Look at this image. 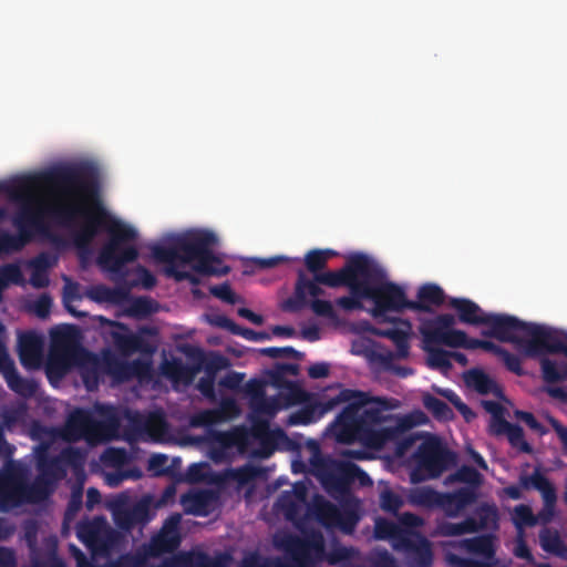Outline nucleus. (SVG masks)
I'll use <instances>...</instances> for the list:
<instances>
[{"label": "nucleus", "mask_w": 567, "mask_h": 567, "mask_svg": "<svg viewBox=\"0 0 567 567\" xmlns=\"http://www.w3.org/2000/svg\"><path fill=\"white\" fill-rule=\"evenodd\" d=\"M417 300H409V310L417 312H432L433 307L444 303V290L435 284H425L417 290Z\"/></svg>", "instance_id": "nucleus-28"}, {"label": "nucleus", "mask_w": 567, "mask_h": 567, "mask_svg": "<svg viewBox=\"0 0 567 567\" xmlns=\"http://www.w3.org/2000/svg\"><path fill=\"white\" fill-rule=\"evenodd\" d=\"M32 182L30 178H17L10 182H0V195L4 194L13 200L21 202L23 207L29 205L33 208L41 207L44 217L49 215L50 206H45L41 200L31 194Z\"/></svg>", "instance_id": "nucleus-24"}, {"label": "nucleus", "mask_w": 567, "mask_h": 567, "mask_svg": "<svg viewBox=\"0 0 567 567\" xmlns=\"http://www.w3.org/2000/svg\"><path fill=\"white\" fill-rule=\"evenodd\" d=\"M449 305L457 311L458 320L465 324L484 326L485 317L488 316L477 303L466 298H451Z\"/></svg>", "instance_id": "nucleus-33"}, {"label": "nucleus", "mask_w": 567, "mask_h": 567, "mask_svg": "<svg viewBox=\"0 0 567 567\" xmlns=\"http://www.w3.org/2000/svg\"><path fill=\"white\" fill-rule=\"evenodd\" d=\"M440 492L425 487V488H419L413 492L412 494V501L417 504L425 507H437L439 498H440Z\"/></svg>", "instance_id": "nucleus-56"}, {"label": "nucleus", "mask_w": 567, "mask_h": 567, "mask_svg": "<svg viewBox=\"0 0 567 567\" xmlns=\"http://www.w3.org/2000/svg\"><path fill=\"white\" fill-rule=\"evenodd\" d=\"M465 382L468 386L473 388L482 395L494 394L498 395L501 389L497 383L484 371L480 369H472L464 374Z\"/></svg>", "instance_id": "nucleus-38"}, {"label": "nucleus", "mask_w": 567, "mask_h": 567, "mask_svg": "<svg viewBox=\"0 0 567 567\" xmlns=\"http://www.w3.org/2000/svg\"><path fill=\"white\" fill-rule=\"evenodd\" d=\"M332 536V548L330 551L326 550L324 560H327L330 565H337L339 563H344L350 560L353 557L354 550L351 547L341 546L338 544L337 534H330Z\"/></svg>", "instance_id": "nucleus-52"}, {"label": "nucleus", "mask_w": 567, "mask_h": 567, "mask_svg": "<svg viewBox=\"0 0 567 567\" xmlns=\"http://www.w3.org/2000/svg\"><path fill=\"white\" fill-rule=\"evenodd\" d=\"M369 403L373 405L364 408L361 413L362 427H374L391 419V415H385V411L396 408V400L388 398H370Z\"/></svg>", "instance_id": "nucleus-31"}, {"label": "nucleus", "mask_w": 567, "mask_h": 567, "mask_svg": "<svg viewBox=\"0 0 567 567\" xmlns=\"http://www.w3.org/2000/svg\"><path fill=\"white\" fill-rule=\"evenodd\" d=\"M512 519L518 532L536 525L535 514L528 505L524 504L515 506Z\"/></svg>", "instance_id": "nucleus-53"}, {"label": "nucleus", "mask_w": 567, "mask_h": 567, "mask_svg": "<svg viewBox=\"0 0 567 567\" xmlns=\"http://www.w3.org/2000/svg\"><path fill=\"white\" fill-rule=\"evenodd\" d=\"M103 460L111 466L121 467L128 463L130 455L125 449L111 447L104 453Z\"/></svg>", "instance_id": "nucleus-63"}, {"label": "nucleus", "mask_w": 567, "mask_h": 567, "mask_svg": "<svg viewBox=\"0 0 567 567\" xmlns=\"http://www.w3.org/2000/svg\"><path fill=\"white\" fill-rule=\"evenodd\" d=\"M82 504V494L80 492L72 493L66 509L64 512L61 532H70V525L73 523L78 513L81 511Z\"/></svg>", "instance_id": "nucleus-54"}, {"label": "nucleus", "mask_w": 567, "mask_h": 567, "mask_svg": "<svg viewBox=\"0 0 567 567\" xmlns=\"http://www.w3.org/2000/svg\"><path fill=\"white\" fill-rule=\"evenodd\" d=\"M251 433L255 439L260 441L265 450V454L269 455L274 452L277 439L285 436L281 430H270L269 423L266 420H255L251 426Z\"/></svg>", "instance_id": "nucleus-37"}, {"label": "nucleus", "mask_w": 567, "mask_h": 567, "mask_svg": "<svg viewBox=\"0 0 567 567\" xmlns=\"http://www.w3.org/2000/svg\"><path fill=\"white\" fill-rule=\"evenodd\" d=\"M339 507L322 496H316L307 506L306 517L316 520L327 529L336 527V518Z\"/></svg>", "instance_id": "nucleus-32"}, {"label": "nucleus", "mask_w": 567, "mask_h": 567, "mask_svg": "<svg viewBox=\"0 0 567 567\" xmlns=\"http://www.w3.org/2000/svg\"><path fill=\"white\" fill-rule=\"evenodd\" d=\"M357 442H362L367 446L375 449L383 447L386 444L383 439L381 429L374 427L362 429L360 432V437H358Z\"/></svg>", "instance_id": "nucleus-58"}, {"label": "nucleus", "mask_w": 567, "mask_h": 567, "mask_svg": "<svg viewBox=\"0 0 567 567\" xmlns=\"http://www.w3.org/2000/svg\"><path fill=\"white\" fill-rule=\"evenodd\" d=\"M354 394L346 400L348 403L338 414L334 426L336 435L339 442L351 444L357 442L362 431V421L360 410L369 404V395L364 392L352 390Z\"/></svg>", "instance_id": "nucleus-15"}, {"label": "nucleus", "mask_w": 567, "mask_h": 567, "mask_svg": "<svg viewBox=\"0 0 567 567\" xmlns=\"http://www.w3.org/2000/svg\"><path fill=\"white\" fill-rule=\"evenodd\" d=\"M4 380L11 391L25 399L34 396L39 389L35 380L21 377L17 369H11Z\"/></svg>", "instance_id": "nucleus-40"}, {"label": "nucleus", "mask_w": 567, "mask_h": 567, "mask_svg": "<svg viewBox=\"0 0 567 567\" xmlns=\"http://www.w3.org/2000/svg\"><path fill=\"white\" fill-rule=\"evenodd\" d=\"M423 405L437 420L447 421L453 417V411L447 403L434 395L425 394Z\"/></svg>", "instance_id": "nucleus-48"}, {"label": "nucleus", "mask_w": 567, "mask_h": 567, "mask_svg": "<svg viewBox=\"0 0 567 567\" xmlns=\"http://www.w3.org/2000/svg\"><path fill=\"white\" fill-rule=\"evenodd\" d=\"M218 238L215 233L207 229H190L183 234L172 236L164 244L151 247L152 257L165 264V274L177 282L187 280L192 286L200 284L199 277L190 271L181 270V266L194 262L195 272L203 276L221 277L230 272L220 257L214 252Z\"/></svg>", "instance_id": "nucleus-2"}, {"label": "nucleus", "mask_w": 567, "mask_h": 567, "mask_svg": "<svg viewBox=\"0 0 567 567\" xmlns=\"http://www.w3.org/2000/svg\"><path fill=\"white\" fill-rule=\"evenodd\" d=\"M360 517L354 506L343 505L339 507V514L336 518V527L340 528V532H353Z\"/></svg>", "instance_id": "nucleus-50"}, {"label": "nucleus", "mask_w": 567, "mask_h": 567, "mask_svg": "<svg viewBox=\"0 0 567 567\" xmlns=\"http://www.w3.org/2000/svg\"><path fill=\"white\" fill-rule=\"evenodd\" d=\"M482 474L476 468L468 465H462L454 473L450 474L446 478L447 483H465L467 484V488H474L476 493L477 488L482 484Z\"/></svg>", "instance_id": "nucleus-44"}, {"label": "nucleus", "mask_w": 567, "mask_h": 567, "mask_svg": "<svg viewBox=\"0 0 567 567\" xmlns=\"http://www.w3.org/2000/svg\"><path fill=\"white\" fill-rule=\"evenodd\" d=\"M519 485L526 491H538L542 497L556 491L553 483L540 472L539 467H536L530 475L522 474L519 476Z\"/></svg>", "instance_id": "nucleus-41"}, {"label": "nucleus", "mask_w": 567, "mask_h": 567, "mask_svg": "<svg viewBox=\"0 0 567 567\" xmlns=\"http://www.w3.org/2000/svg\"><path fill=\"white\" fill-rule=\"evenodd\" d=\"M13 226L18 229V235L8 231L0 233V248L2 252L21 250L30 243L37 233H44L47 224L41 207L33 208L29 205L20 207L12 218Z\"/></svg>", "instance_id": "nucleus-11"}, {"label": "nucleus", "mask_w": 567, "mask_h": 567, "mask_svg": "<svg viewBox=\"0 0 567 567\" xmlns=\"http://www.w3.org/2000/svg\"><path fill=\"white\" fill-rule=\"evenodd\" d=\"M141 430L152 440H159L167 431V422L161 412L150 413L141 424Z\"/></svg>", "instance_id": "nucleus-43"}, {"label": "nucleus", "mask_w": 567, "mask_h": 567, "mask_svg": "<svg viewBox=\"0 0 567 567\" xmlns=\"http://www.w3.org/2000/svg\"><path fill=\"white\" fill-rule=\"evenodd\" d=\"M509 444L524 453H530L532 446L526 442L524 430L520 425L514 424L509 427L507 434Z\"/></svg>", "instance_id": "nucleus-57"}, {"label": "nucleus", "mask_w": 567, "mask_h": 567, "mask_svg": "<svg viewBox=\"0 0 567 567\" xmlns=\"http://www.w3.org/2000/svg\"><path fill=\"white\" fill-rule=\"evenodd\" d=\"M417 468L427 478H437L456 464V454L449 450L439 437L424 441L416 452Z\"/></svg>", "instance_id": "nucleus-14"}, {"label": "nucleus", "mask_w": 567, "mask_h": 567, "mask_svg": "<svg viewBox=\"0 0 567 567\" xmlns=\"http://www.w3.org/2000/svg\"><path fill=\"white\" fill-rule=\"evenodd\" d=\"M370 257L362 252L349 256L344 266L337 271H326L316 274V280L321 285L338 288L347 287L349 296H342L336 299L334 303L346 312L363 310V302H359L357 295Z\"/></svg>", "instance_id": "nucleus-5"}, {"label": "nucleus", "mask_w": 567, "mask_h": 567, "mask_svg": "<svg viewBox=\"0 0 567 567\" xmlns=\"http://www.w3.org/2000/svg\"><path fill=\"white\" fill-rule=\"evenodd\" d=\"M320 285L321 282L316 280V276L310 279L302 269H299L293 293L284 300L281 303V310L290 313H297L305 308H310L317 317L326 318L332 322H338L339 316L334 310L332 302L319 298L324 295V290Z\"/></svg>", "instance_id": "nucleus-6"}, {"label": "nucleus", "mask_w": 567, "mask_h": 567, "mask_svg": "<svg viewBox=\"0 0 567 567\" xmlns=\"http://www.w3.org/2000/svg\"><path fill=\"white\" fill-rule=\"evenodd\" d=\"M43 181L70 199L68 203L50 206L51 217L64 226H73L79 219H83L73 234L78 248H87L100 230L104 229L110 239L97 257L102 268L120 272L126 264L137 259V248L124 246L125 243L134 240L137 233L133 227L114 219L102 206L99 200L97 174L92 165L79 163L55 166L43 174Z\"/></svg>", "instance_id": "nucleus-1"}, {"label": "nucleus", "mask_w": 567, "mask_h": 567, "mask_svg": "<svg viewBox=\"0 0 567 567\" xmlns=\"http://www.w3.org/2000/svg\"><path fill=\"white\" fill-rule=\"evenodd\" d=\"M477 493L474 488L460 487L451 493H441L437 508L442 509L447 517H457L470 505L476 502Z\"/></svg>", "instance_id": "nucleus-25"}, {"label": "nucleus", "mask_w": 567, "mask_h": 567, "mask_svg": "<svg viewBox=\"0 0 567 567\" xmlns=\"http://www.w3.org/2000/svg\"><path fill=\"white\" fill-rule=\"evenodd\" d=\"M228 365V359L217 352H210L205 360V371L213 378L218 371L226 369Z\"/></svg>", "instance_id": "nucleus-62"}, {"label": "nucleus", "mask_w": 567, "mask_h": 567, "mask_svg": "<svg viewBox=\"0 0 567 567\" xmlns=\"http://www.w3.org/2000/svg\"><path fill=\"white\" fill-rule=\"evenodd\" d=\"M357 295L358 301L373 303L371 316L380 321H391L386 315L409 309V299L402 287L386 279L384 269L370 257Z\"/></svg>", "instance_id": "nucleus-3"}, {"label": "nucleus", "mask_w": 567, "mask_h": 567, "mask_svg": "<svg viewBox=\"0 0 567 567\" xmlns=\"http://www.w3.org/2000/svg\"><path fill=\"white\" fill-rule=\"evenodd\" d=\"M539 544L547 554L567 560V545L561 534H539Z\"/></svg>", "instance_id": "nucleus-45"}, {"label": "nucleus", "mask_w": 567, "mask_h": 567, "mask_svg": "<svg viewBox=\"0 0 567 567\" xmlns=\"http://www.w3.org/2000/svg\"><path fill=\"white\" fill-rule=\"evenodd\" d=\"M353 394L354 392H352L351 389H343L338 395L326 401L306 404L299 411L289 416V423L291 425L310 424L346 400H349Z\"/></svg>", "instance_id": "nucleus-21"}, {"label": "nucleus", "mask_w": 567, "mask_h": 567, "mask_svg": "<svg viewBox=\"0 0 567 567\" xmlns=\"http://www.w3.org/2000/svg\"><path fill=\"white\" fill-rule=\"evenodd\" d=\"M538 344L535 358L545 354L561 353L567 358V336L545 326L542 334L536 336Z\"/></svg>", "instance_id": "nucleus-30"}, {"label": "nucleus", "mask_w": 567, "mask_h": 567, "mask_svg": "<svg viewBox=\"0 0 567 567\" xmlns=\"http://www.w3.org/2000/svg\"><path fill=\"white\" fill-rule=\"evenodd\" d=\"M495 534H478V536L465 539L464 546L466 550L481 559L484 563H492V567H495L497 559L495 557L494 546Z\"/></svg>", "instance_id": "nucleus-34"}, {"label": "nucleus", "mask_w": 567, "mask_h": 567, "mask_svg": "<svg viewBox=\"0 0 567 567\" xmlns=\"http://www.w3.org/2000/svg\"><path fill=\"white\" fill-rule=\"evenodd\" d=\"M18 351L20 362L24 368L37 369L40 367L42 358V341L35 332L28 331L20 334Z\"/></svg>", "instance_id": "nucleus-26"}, {"label": "nucleus", "mask_w": 567, "mask_h": 567, "mask_svg": "<svg viewBox=\"0 0 567 567\" xmlns=\"http://www.w3.org/2000/svg\"><path fill=\"white\" fill-rule=\"evenodd\" d=\"M260 473L258 467L245 465L233 471V478L240 485L248 484L256 480Z\"/></svg>", "instance_id": "nucleus-64"}, {"label": "nucleus", "mask_w": 567, "mask_h": 567, "mask_svg": "<svg viewBox=\"0 0 567 567\" xmlns=\"http://www.w3.org/2000/svg\"><path fill=\"white\" fill-rule=\"evenodd\" d=\"M546 355L547 354L538 357L544 381L555 383L567 380V363H558Z\"/></svg>", "instance_id": "nucleus-42"}, {"label": "nucleus", "mask_w": 567, "mask_h": 567, "mask_svg": "<svg viewBox=\"0 0 567 567\" xmlns=\"http://www.w3.org/2000/svg\"><path fill=\"white\" fill-rule=\"evenodd\" d=\"M308 505H310V503H305V502H299V501L292 499L288 495H280L277 501V506L284 513L286 518L288 520H291L297 524V526H298L297 532H309L308 529H306L299 525V523H301L302 520L308 519L306 517V511H307ZM310 532H315V530L311 529Z\"/></svg>", "instance_id": "nucleus-36"}, {"label": "nucleus", "mask_w": 567, "mask_h": 567, "mask_svg": "<svg viewBox=\"0 0 567 567\" xmlns=\"http://www.w3.org/2000/svg\"><path fill=\"white\" fill-rule=\"evenodd\" d=\"M313 470L324 489L330 494L346 493L355 480H359L362 485L372 484L370 476L357 464L336 467L326 460H318L313 463Z\"/></svg>", "instance_id": "nucleus-13"}, {"label": "nucleus", "mask_w": 567, "mask_h": 567, "mask_svg": "<svg viewBox=\"0 0 567 567\" xmlns=\"http://www.w3.org/2000/svg\"><path fill=\"white\" fill-rule=\"evenodd\" d=\"M390 322L396 326L390 328H372L371 333L380 338H386L393 342L396 358L406 359L410 354L411 323L408 320L392 319Z\"/></svg>", "instance_id": "nucleus-23"}, {"label": "nucleus", "mask_w": 567, "mask_h": 567, "mask_svg": "<svg viewBox=\"0 0 567 567\" xmlns=\"http://www.w3.org/2000/svg\"><path fill=\"white\" fill-rule=\"evenodd\" d=\"M403 505L402 498L391 489H385L380 495V506L384 512L395 515Z\"/></svg>", "instance_id": "nucleus-60"}, {"label": "nucleus", "mask_w": 567, "mask_h": 567, "mask_svg": "<svg viewBox=\"0 0 567 567\" xmlns=\"http://www.w3.org/2000/svg\"><path fill=\"white\" fill-rule=\"evenodd\" d=\"M336 255L337 252L331 249H312L305 256V265L316 276V274H321L328 260Z\"/></svg>", "instance_id": "nucleus-46"}, {"label": "nucleus", "mask_w": 567, "mask_h": 567, "mask_svg": "<svg viewBox=\"0 0 567 567\" xmlns=\"http://www.w3.org/2000/svg\"><path fill=\"white\" fill-rule=\"evenodd\" d=\"M484 326L488 329L482 332L483 336L513 343L520 353L533 359L538 344L536 336L542 334L545 327L506 313H488Z\"/></svg>", "instance_id": "nucleus-4"}, {"label": "nucleus", "mask_w": 567, "mask_h": 567, "mask_svg": "<svg viewBox=\"0 0 567 567\" xmlns=\"http://www.w3.org/2000/svg\"><path fill=\"white\" fill-rule=\"evenodd\" d=\"M216 502L217 495L208 489L185 494L181 499L184 511L196 516L209 515L214 511Z\"/></svg>", "instance_id": "nucleus-29"}, {"label": "nucleus", "mask_w": 567, "mask_h": 567, "mask_svg": "<svg viewBox=\"0 0 567 567\" xmlns=\"http://www.w3.org/2000/svg\"><path fill=\"white\" fill-rule=\"evenodd\" d=\"M0 278L6 281L9 286L13 285H22L24 282L23 274L18 264H6L0 267Z\"/></svg>", "instance_id": "nucleus-61"}, {"label": "nucleus", "mask_w": 567, "mask_h": 567, "mask_svg": "<svg viewBox=\"0 0 567 567\" xmlns=\"http://www.w3.org/2000/svg\"><path fill=\"white\" fill-rule=\"evenodd\" d=\"M55 485L39 477L27 483L12 473L0 474V507L10 509L23 503L37 504L45 501Z\"/></svg>", "instance_id": "nucleus-8"}, {"label": "nucleus", "mask_w": 567, "mask_h": 567, "mask_svg": "<svg viewBox=\"0 0 567 567\" xmlns=\"http://www.w3.org/2000/svg\"><path fill=\"white\" fill-rule=\"evenodd\" d=\"M55 485L39 477L27 483L12 473L0 474V507L10 509L23 503L37 504L45 501Z\"/></svg>", "instance_id": "nucleus-7"}, {"label": "nucleus", "mask_w": 567, "mask_h": 567, "mask_svg": "<svg viewBox=\"0 0 567 567\" xmlns=\"http://www.w3.org/2000/svg\"><path fill=\"white\" fill-rule=\"evenodd\" d=\"M424 350L429 354V365L431 368L449 370L452 368L451 351L435 346H424Z\"/></svg>", "instance_id": "nucleus-51"}, {"label": "nucleus", "mask_w": 567, "mask_h": 567, "mask_svg": "<svg viewBox=\"0 0 567 567\" xmlns=\"http://www.w3.org/2000/svg\"><path fill=\"white\" fill-rule=\"evenodd\" d=\"M112 516L118 532H140L156 516V506L150 495L131 502L127 497H120L112 504Z\"/></svg>", "instance_id": "nucleus-12"}, {"label": "nucleus", "mask_w": 567, "mask_h": 567, "mask_svg": "<svg viewBox=\"0 0 567 567\" xmlns=\"http://www.w3.org/2000/svg\"><path fill=\"white\" fill-rule=\"evenodd\" d=\"M65 285L63 288V303L65 309L75 317H82L84 313L78 312L72 306H70L71 301L80 300V285L78 282L72 281L68 277H64Z\"/></svg>", "instance_id": "nucleus-55"}, {"label": "nucleus", "mask_w": 567, "mask_h": 567, "mask_svg": "<svg viewBox=\"0 0 567 567\" xmlns=\"http://www.w3.org/2000/svg\"><path fill=\"white\" fill-rule=\"evenodd\" d=\"M455 317L451 313H441L431 319H424L420 324V333L424 346H445L455 348L464 338V331L454 329Z\"/></svg>", "instance_id": "nucleus-16"}, {"label": "nucleus", "mask_w": 567, "mask_h": 567, "mask_svg": "<svg viewBox=\"0 0 567 567\" xmlns=\"http://www.w3.org/2000/svg\"><path fill=\"white\" fill-rule=\"evenodd\" d=\"M112 324L116 328L111 332L113 343L123 355L146 351L144 338L130 332L128 328L122 322H112Z\"/></svg>", "instance_id": "nucleus-27"}, {"label": "nucleus", "mask_w": 567, "mask_h": 567, "mask_svg": "<svg viewBox=\"0 0 567 567\" xmlns=\"http://www.w3.org/2000/svg\"><path fill=\"white\" fill-rule=\"evenodd\" d=\"M50 444L42 442L35 450V468L38 476L53 485L66 476L68 467L81 468L84 464V453L73 446L64 447L59 455L49 454Z\"/></svg>", "instance_id": "nucleus-10"}, {"label": "nucleus", "mask_w": 567, "mask_h": 567, "mask_svg": "<svg viewBox=\"0 0 567 567\" xmlns=\"http://www.w3.org/2000/svg\"><path fill=\"white\" fill-rule=\"evenodd\" d=\"M274 542L281 547L293 567H315L324 560V534H272Z\"/></svg>", "instance_id": "nucleus-9"}, {"label": "nucleus", "mask_w": 567, "mask_h": 567, "mask_svg": "<svg viewBox=\"0 0 567 567\" xmlns=\"http://www.w3.org/2000/svg\"><path fill=\"white\" fill-rule=\"evenodd\" d=\"M238 411L237 404L233 399H226L221 403L220 410H207L199 415V422L203 425H213L221 422L225 417V412L236 413Z\"/></svg>", "instance_id": "nucleus-47"}, {"label": "nucleus", "mask_w": 567, "mask_h": 567, "mask_svg": "<svg viewBox=\"0 0 567 567\" xmlns=\"http://www.w3.org/2000/svg\"><path fill=\"white\" fill-rule=\"evenodd\" d=\"M75 532H116L109 526L106 519L102 516H96L92 520L82 519L78 523Z\"/></svg>", "instance_id": "nucleus-59"}, {"label": "nucleus", "mask_w": 567, "mask_h": 567, "mask_svg": "<svg viewBox=\"0 0 567 567\" xmlns=\"http://www.w3.org/2000/svg\"><path fill=\"white\" fill-rule=\"evenodd\" d=\"M102 424L93 417L91 412L84 409H75L66 419L64 427L60 432L62 440L74 443L82 439L93 441L101 435Z\"/></svg>", "instance_id": "nucleus-20"}, {"label": "nucleus", "mask_w": 567, "mask_h": 567, "mask_svg": "<svg viewBox=\"0 0 567 567\" xmlns=\"http://www.w3.org/2000/svg\"><path fill=\"white\" fill-rule=\"evenodd\" d=\"M499 511L495 503L482 502L460 524L437 528L435 532H497Z\"/></svg>", "instance_id": "nucleus-19"}, {"label": "nucleus", "mask_w": 567, "mask_h": 567, "mask_svg": "<svg viewBox=\"0 0 567 567\" xmlns=\"http://www.w3.org/2000/svg\"><path fill=\"white\" fill-rule=\"evenodd\" d=\"M249 392L252 396L255 410L257 412L275 415L281 408L277 398H266L262 385L256 381L248 383Z\"/></svg>", "instance_id": "nucleus-39"}, {"label": "nucleus", "mask_w": 567, "mask_h": 567, "mask_svg": "<svg viewBox=\"0 0 567 567\" xmlns=\"http://www.w3.org/2000/svg\"><path fill=\"white\" fill-rule=\"evenodd\" d=\"M424 534H372L374 540H392L395 547H401L406 553L412 565L416 567H430L433 563V551L430 542Z\"/></svg>", "instance_id": "nucleus-18"}, {"label": "nucleus", "mask_w": 567, "mask_h": 567, "mask_svg": "<svg viewBox=\"0 0 567 567\" xmlns=\"http://www.w3.org/2000/svg\"><path fill=\"white\" fill-rule=\"evenodd\" d=\"M543 507L535 514L536 525H543L540 532H551L546 525L550 523L555 516V506L557 502L556 491L543 496Z\"/></svg>", "instance_id": "nucleus-49"}, {"label": "nucleus", "mask_w": 567, "mask_h": 567, "mask_svg": "<svg viewBox=\"0 0 567 567\" xmlns=\"http://www.w3.org/2000/svg\"><path fill=\"white\" fill-rule=\"evenodd\" d=\"M71 327L52 331V343L45 367L49 380L62 378L71 365L75 347L72 346Z\"/></svg>", "instance_id": "nucleus-17"}, {"label": "nucleus", "mask_w": 567, "mask_h": 567, "mask_svg": "<svg viewBox=\"0 0 567 567\" xmlns=\"http://www.w3.org/2000/svg\"><path fill=\"white\" fill-rule=\"evenodd\" d=\"M185 534H153L147 546L144 547V556L159 557L175 550Z\"/></svg>", "instance_id": "nucleus-35"}, {"label": "nucleus", "mask_w": 567, "mask_h": 567, "mask_svg": "<svg viewBox=\"0 0 567 567\" xmlns=\"http://www.w3.org/2000/svg\"><path fill=\"white\" fill-rule=\"evenodd\" d=\"M104 371L117 383L132 380L135 377L145 374L148 369L147 363L140 359L126 361L114 354H106L103 359Z\"/></svg>", "instance_id": "nucleus-22"}]
</instances>
